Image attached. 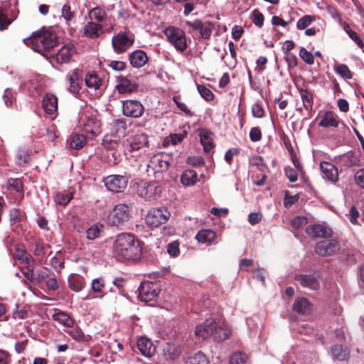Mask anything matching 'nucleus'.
<instances>
[{
    "label": "nucleus",
    "mask_w": 364,
    "mask_h": 364,
    "mask_svg": "<svg viewBox=\"0 0 364 364\" xmlns=\"http://www.w3.org/2000/svg\"><path fill=\"white\" fill-rule=\"evenodd\" d=\"M127 184L128 178L125 176L111 175L105 179V185L107 188L115 193L123 191L127 188Z\"/></svg>",
    "instance_id": "obj_11"
},
{
    "label": "nucleus",
    "mask_w": 364,
    "mask_h": 364,
    "mask_svg": "<svg viewBox=\"0 0 364 364\" xmlns=\"http://www.w3.org/2000/svg\"><path fill=\"white\" fill-rule=\"evenodd\" d=\"M343 30L348 34L349 38L353 41L360 48H364V43L357 33L353 31L348 24H344Z\"/></svg>",
    "instance_id": "obj_43"
},
{
    "label": "nucleus",
    "mask_w": 364,
    "mask_h": 364,
    "mask_svg": "<svg viewBox=\"0 0 364 364\" xmlns=\"http://www.w3.org/2000/svg\"><path fill=\"white\" fill-rule=\"evenodd\" d=\"M250 163L251 165L257 166L262 172H265V171L268 169L263 158L260 156H255L252 157L250 159Z\"/></svg>",
    "instance_id": "obj_50"
},
{
    "label": "nucleus",
    "mask_w": 364,
    "mask_h": 364,
    "mask_svg": "<svg viewBox=\"0 0 364 364\" xmlns=\"http://www.w3.org/2000/svg\"><path fill=\"white\" fill-rule=\"evenodd\" d=\"M294 310L299 314H305L311 310V304L305 298L297 299L293 305Z\"/></svg>",
    "instance_id": "obj_32"
},
{
    "label": "nucleus",
    "mask_w": 364,
    "mask_h": 364,
    "mask_svg": "<svg viewBox=\"0 0 364 364\" xmlns=\"http://www.w3.org/2000/svg\"><path fill=\"white\" fill-rule=\"evenodd\" d=\"M354 179L357 186L364 188V168H361L355 173Z\"/></svg>",
    "instance_id": "obj_60"
},
{
    "label": "nucleus",
    "mask_w": 364,
    "mask_h": 364,
    "mask_svg": "<svg viewBox=\"0 0 364 364\" xmlns=\"http://www.w3.org/2000/svg\"><path fill=\"white\" fill-rule=\"evenodd\" d=\"M170 217V213L164 207L150 209L146 215L145 222L149 227H158L165 223Z\"/></svg>",
    "instance_id": "obj_5"
},
{
    "label": "nucleus",
    "mask_w": 364,
    "mask_h": 364,
    "mask_svg": "<svg viewBox=\"0 0 364 364\" xmlns=\"http://www.w3.org/2000/svg\"><path fill=\"white\" fill-rule=\"evenodd\" d=\"M173 102L176 104L177 107L182 112H183L186 115H188V116L193 115V112H191V110L190 109H188L187 105L184 102H182L180 101L179 97L175 96V97H173Z\"/></svg>",
    "instance_id": "obj_59"
},
{
    "label": "nucleus",
    "mask_w": 364,
    "mask_h": 364,
    "mask_svg": "<svg viewBox=\"0 0 364 364\" xmlns=\"http://www.w3.org/2000/svg\"><path fill=\"white\" fill-rule=\"evenodd\" d=\"M85 144V138L83 135L75 134L70 139V146L72 149L78 150L82 149Z\"/></svg>",
    "instance_id": "obj_45"
},
{
    "label": "nucleus",
    "mask_w": 364,
    "mask_h": 364,
    "mask_svg": "<svg viewBox=\"0 0 364 364\" xmlns=\"http://www.w3.org/2000/svg\"><path fill=\"white\" fill-rule=\"evenodd\" d=\"M198 181L197 173L191 169H187L183 172L181 181L186 186H193Z\"/></svg>",
    "instance_id": "obj_33"
},
{
    "label": "nucleus",
    "mask_w": 364,
    "mask_h": 364,
    "mask_svg": "<svg viewBox=\"0 0 364 364\" xmlns=\"http://www.w3.org/2000/svg\"><path fill=\"white\" fill-rule=\"evenodd\" d=\"M31 41L33 50L44 55L56 45L57 37L54 33L46 31L33 36Z\"/></svg>",
    "instance_id": "obj_2"
},
{
    "label": "nucleus",
    "mask_w": 364,
    "mask_h": 364,
    "mask_svg": "<svg viewBox=\"0 0 364 364\" xmlns=\"http://www.w3.org/2000/svg\"><path fill=\"white\" fill-rule=\"evenodd\" d=\"M8 186L10 188H12L16 192H22L23 191V183L21 179L19 178H9L7 183Z\"/></svg>",
    "instance_id": "obj_56"
},
{
    "label": "nucleus",
    "mask_w": 364,
    "mask_h": 364,
    "mask_svg": "<svg viewBox=\"0 0 364 364\" xmlns=\"http://www.w3.org/2000/svg\"><path fill=\"white\" fill-rule=\"evenodd\" d=\"M320 169L322 173L323 178H326L333 183H336L338 181V170L332 164L327 161H322L320 164Z\"/></svg>",
    "instance_id": "obj_21"
},
{
    "label": "nucleus",
    "mask_w": 364,
    "mask_h": 364,
    "mask_svg": "<svg viewBox=\"0 0 364 364\" xmlns=\"http://www.w3.org/2000/svg\"><path fill=\"white\" fill-rule=\"evenodd\" d=\"M78 69L71 70L67 75L70 82L69 90L71 92L75 94L80 91L79 80H78Z\"/></svg>",
    "instance_id": "obj_34"
},
{
    "label": "nucleus",
    "mask_w": 364,
    "mask_h": 364,
    "mask_svg": "<svg viewBox=\"0 0 364 364\" xmlns=\"http://www.w3.org/2000/svg\"><path fill=\"white\" fill-rule=\"evenodd\" d=\"M307 223V219L305 217L298 216L291 220V225L293 228L299 229Z\"/></svg>",
    "instance_id": "obj_57"
},
{
    "label": "nucleus",
    "mask_w": 364,
    "mask_h": 364,
    "mask_svg": "<svg viewBox=\"0 0 364 364\" xmlns=\"http://www.w3.org/2000/svg\"><path fill=\"white\" fill-rule=\"evenodd\" d=\"M163 355L168 360H174L180 355L179 347L175 343H166L163 348Z\"/></svg>",
    "instance_id": "obj_29"
},
{
    "label": "nucleus",
    "mask_w": 364,
    "mask_h": 364,
    "mask_svg": "<svg viewBox=\"0 0 364 364\" xmlns=\"http://www.w3.org/2000/svg\"><path fill=\"white\" fill-rule=\"evenodd\" d=\"M316 20V17L311 15H306L299 19L296 23V28L299 30L306 29L313 21Z\"/></svg>",
    "instance_id": "obj_47"
},
{
    "label": "nucleus",
    "mask_w": 364,
    "mask_h": 364,
    "mask_svg": "<svg viewBox=\"0 0 364 364\" xmlns=\"http://www.w3.org/2000/svg\"><path fill=\"white\" fill-rule=\"evenodd\" d=\"M149 144L148 137L146 134L140 133L136 134L129 140V144L127 146V151L132 152L139 151Z\"/></svg>",
    "instance_id": "obj_17"
},
{
    "label": "nucleus",
    "mask_w": 364,
    "mask_h": 364,
    "mask_svg": "<svg viewBox=\"0 0 364 364\" xmlns=\"http://www.w3.org/2000/svg\"><path fill=\"white\" fill-rule=\"evenodd\" d=\"M35 280L42 288L45 287L49 291H55L58 288L57 279L52 275L51 270L47 268L37 270Z\"/></svg>",
    "instance_id": "obj_7"
},
{
    "label": "nucleus",
    "mask_w": 364,
    "mask_h": 364,
    "mask_svg": "<svg viewBox=\"0 0 364 364\" xmlns=\"http://www.w3.org/2000/svg\"><path fill=\"white\" fill-rule=\"evenodd\" d=\"M113 252L119 259L137 260L141 255V247L134 235L122 233L116 237Z\"/></svg>",
    "instance_id": "obj_1"
},
{
    "label": "nucleus",
    "mask_w": 364,
    "mask_h": 364,
    "mask_svg": "<svg viewBox=\"0 0 364 364\" xmlns=\"http://www.w3.org/2000/svg\"><path fill=\"white\" fill-rule=\"evenodd\" d=\"M138 85L126 77H119L116 89L121 94H131L136 91Z\"/></svg>",
    "instance_id": "obj_20"
},
{
    "label": "nucleus",
    "mask_w": 364,
    "mask_h": 364,
    "mask_svg": "<svg viewBox=\"0 0 364 364\" xmlns=\"http://www.w3.org/2000/svg\"><path fill=\"white\" fill-rule=\"evenodd\" d=\"M43 107L45 112L49 114H52L57 111L58 100L57 97L50 93H47L43 98Z\"/></svg>",
    "instance_id": "obj_26"
},
{
    "label": "nucleus",
    "mask_w": 364,
    "mask_h": 364,
    "mask_svg": "<svg viewBox=\"0 0 364 364\" xmlns=\"http://www.w3.org/2000/svg\"><path fill=\"white\" fill-rule=\"evenodd\" d=\"M186 136V132L179 134H173L169 136V137L167 139V141H170L172 144L176 145L180 143Z\"/></svg>",
    "instance_id": "obj_61"
},
{
    "label": "nucleus",
    "mask_w": 364,
    "mask_h": 364,
    "mask_svg": "<svg viewBox=\"0 0 364 364\" xmlns=\"http://www.w3.org/2000/svg\"><path fill=\"white\" fill-rule=\"evenodd\" d=\"M160 191L156 183L141 181L137 186V194L146 200L156 199Z\"/></svg>",
    "instance_id": "obj_13"
},
{
    "label": "nucleus",
    "mask_w": 364,
    "mask_h": 364,
    "mask_svg": "<svg viewBox=\"0 0 364 364\" xmlns=\"http://www.w3.org/2000/svg\"><path fill=\"white\" fill-rule=\"evenodd\" d=\"M80 124L82 127L83 132L90 133L93 136H97L101 132L100 122L95 117L85 114L80 118Z\"/></svg>",
    "instance_id": "obj_10"
},
{
    "label": "nucleus",
    "mask_w": 364,
    "mask_h": 364,
    "mask_svg": "<svg viewBox=\"0 0 364 364\" xmlns=\"http://www.w3.org/2000/svg\"><path fill=\"white\" fill-rule=\"evenodd\" d=\"M164 34L170 42L178 50L183 51L186 49V38L184 32L176 27H168L164 31Z\"/></svg>",
    "instance_id": "obj_6"
},
{
    "label": "nucleus",
    "mask_w": 364,
    "mask_h": 364,
    "mask_svg": "<svg viewBox=\"0 0 364 364\" xmlns=\"http://www.w3.org/2000/svg\"><path fill=\"white\" fill-rule=\"evenodd\" d=\"M53 318L55 321L66 327H71L73 324V319L68 314L63 312H57L54 314L53 315Z\"/></svg>",
    "instance_id": "obj_41"
},
{
    "label": "nucleus",
    "mask_w": 364,
    "mask_h": 364,
    "mask_svg": "<svg viewBox=\"0 0 364 364\" xmlns=\"http://www.w3.org/2000/svg\"><path fill=\"white\" fill-rule=\"evenodd\" d=\"M129 60L134 68H141L146 63L148 57L144 51L136 50L129 54Z\"/></svg>",
    "instance_id": "obj_24"
},
{
    "label": "nucleus",
    "mask_w": 364,
    "mask_h": 364,
    "mask_svg": "<svg viewBox=\"0 0 364 364\" xmlns=\"http://www.w3.org/2000/svg\"><path fill=\"white\" fill-rule=\"evenodd\" d=\"M295 282L304 287L316 290L320 287L318 279L312 275L299 274L295 277Z\"/></svg>",
    "instance_id": "obj_23"
},
{
    "label": "nucleus",
    "mask_w": 364,
    "mask_h": 364,
    "mask_svg": "<svg viewBox=\"0 0 364 364\" xmlns=\"http://www.w3.org/2000/svg\"><path fill=\"white\" fill-rule=\"evenodd\" d=\"M134 43V36L129 32H119L112 39V46L114 53L122 54L125 53Z\"/></svg>",
    "instance_id": "obj_4"
},
{
    "label": "nucleus",
    "mask_w": 364,
    "mask_h": 364,
    "mask_svg": "<svg viewBox=\"0 0 364 364\" xmlns=\"http://www.w3.org/2000/svg\"><path fill=\"white\" fill-rule=\"evenodd\" d=\"M331 353L334 358L339 360H344L348 355V351L341 345H335L331 348Z\"/></svg>",
    "instance_id": "obj_42"
},
{
    "label": "nucleus",
    "mask_w": 364,
    "mask_h": 364,
    "mask_svg": "<svg viewBox=\"0 0 364 364\" xmlns=\"http://www.w3.org/2000/svg\"><path fill=\"white\" fill-rule=\"evenodd\" d=\"M138 290L139 298L144 302L154 300L159 293L158 284L150 282H141Z\"/></svg>",
    "instance_id": "obj_9"
},
{
    "label": "nucleus",
    "mask_w": 364,
    "mask_h": 364,
    "mask_svg": "<svg viewBox=\"0 0 364 364\" xmlns=\"http://www.w3.org/2000/svg\"><path fill=\"white\" fill-rule=\"evenodd\" d=\"M197 89L201 97L206 101H210L213 99L214 95L212 91L205 85H198Z\"/></svg>",
    "instance_id": "obj_52"
},
{
    "label": "nucleus",
    "mask_w": 364,
    "mask_h": 364,
    "mask_svg": "<svg viewBox=\"0 0 364 364\" xmlns=\"http://www.w3.org/2000/svg\"><path fill=\"white\" fill-rule=\"evenodd\" d=\"M216 326V321L212 318L206 319L203 323L198 325L196 328V336L202 339L211 337L213 329Z\"/></svg>",
    "instance_id": "obj_15"
},
{
    "label": "nucleus",
    "mask_w": 364,
    "mask_h": 364,
    "mask_svg": "<svg viewBox=\"0 0 364 364\" xmlns=\"http://www.w3.org/2000/svg\"><path fill=\"white\" fill-rule=\"evenodd\" d=\"M247 355L242 352L232 353L230 358V364H245L247 360Z\"/></svg>",
    "instance_id": "obj_49"
},
{
    "label": "nucleus",
    "mask_w": 364,
    "mask_h": 364,
    "mask_svg": "<svg viewBox=\"0 0 364 364\" xmlns=\"http://www.w3.org/2000/svg\"><path fill=\"white\" fill-rule=\"evenodd\" d=\"M299 56L306 63L309 65H313L314 63V55L305 48L302 47L300 48Z\"/></svg>",
    "instance_id": "obj_53"
},
{
    "label": "nucleus",
    "mask_w": 364,
    "mask_h": 364,
    "mask_svg": "<svg viewBox=\"0 0 364 364\" xmlns=\"http://www.w3.org/2000/svg\"><path fill=\"white\" fill-rule=\"evenodd\" d=\"M167 252L168 255L171 257L178 256L180 252L178 242L177 241H174L173 242L169 243L167 245Z\"/></svg>",
    "instance_id": "obj_58"
},
{
    "label": "nucleus",
    "mask_w": 364,
    "mask_h": 364,
    "mask_svg": "<svg viewBox=\"0 0 364 364\" xmlns=\"http://www.w3.org/2000/svg\"><path fill=\"white\" fill-rule=\"evenodd\" d=\"M130 218V207L125 203H118L109 211L107 220L109 225L122 228Z\"/></svg>",
    "instance_id": "obj_3"
},
{
    "label": "nucleus",
    "mask_w": 364,
    "mask_h": 364,
    "mask_svg": "<svg viewBox=\"0 0 364 364\" xmlns=\"http://www.w3.org/2000/svg\"><path fill=\"white\" fill-rule=\"evenodd\" d=\"M103 229V225L100 223H96L92 225H91L87 230H86V237L88 240H95L97 238L100 232H102Z\"/></svg>",
    "instance_id": "obj_40"
},
{
    "label": "nucleus",
    "mask_w": 364,
    "mask_h": 364,
    "mask_svg": "<svg viewBox=\"0 0 364 364\" xmlns=\"http://www.w3.org/2000/svg\"><path fill=\"white\" fill-rule=\"evenodd\" d=\"M105 288L104 279L102 278H96L92 279L91 282V292L92 293V299H102L104 294L103 290Z\"/></svg>",
    "instance_id": "obj_28"
},
{
    "label": "nucleus",
    "mask_w": 364,
    "mask_h": 364,
    "mask_svg": "<svg viewBox=\"0 0 364 364\" xmlns=\"http://www.w3.org/2000/svg\"><path fill=\"white\" fill-rule=\"evenodd\" d=\"M136 346L141 354L146 358H151L156 353L155 345L146 337L139 338L137 341Z\"/></svg>",
    "instance_id": "obj_18"
},
{
    "label": "nucleus",
    "mask_w": 364,
    "mask_h": 364,
    "mask_svg": "<svg viewBox=\"0 0 364 364\" xmlns=\"http://www.w3.org/2000/svg\"><path fill=\"white\" fill-rule=\"evenodd\" d=\"M252 21L256 26L261 27L263 25L264 16L257 10H254L252 11Z\"/></svg>",
    "instance_id": "obj_64"
},
{
    "label": "nucleus",
    "mask_w": 364,
    "mask_h": 364,
    "mask_svg": "<svg viewBox=\"0 0 364 364\" xmlns=\"http://www.w3.org/2000/svg\"><path fill=\"white\" fill-rule=\"evenodd\" d=\"M285 174L290 182H295L297 180L298 174L297 171L294 168L287 167L284 169Z\"/></svg>",
    "instance_id": "obj_62"
},
{
    "label": "nucleus",
    "mask_w": 364,
    "mask_h": 364,
    "mask_svg": "<svg viewBox=\"0 0 364 364\" xmlns=\"http://www.w3.org/2000/svg\"><path fill=\"white\" fill-rule=\"evenodd\" d=\"M320 118L318 126L323 128H336L340 123L339 117L333 111H326Z\"/></svg>",
    "instance_id": "obj_19"
},
{
    "label": "nucleus",
    "mask_w": 364,
    "mask_h": 364,
    "mask_svg": "<svg viewBox=\"0 0 364 364\" xmlns=\"http://www.w3.org/2000/svg\"><path fill=\"white\" fill-rule=\"evenodd\" d=\"M230 330L227 325L216 322V326H215L213 329L211 337H213L215 341L221 342L227 339L230 336Z\"/></svg>",
    "instance_id": "obj_25"
},
{
    "label": "nucleus",
    "mask_w": 364,
    "mask_h": 364,
    "mask_svg": "<svg viewBox=\"0 0 364 364\" xmlns=\"http://www.w3.org/2000/svg\"><path fill=\"white\" fill-rule=\"evenodd\" d=\"M301 98L303 102L304 107L306 111L311 112L313 105V95L307 90L301 89L300 90Z\"/></svg>",
    "instance_id": "obj_38"
},
{
    "label": "nucleus",
    "mask_w": 364,
    "mask_h": 364,
    "mask_svg": "<svg viewBox=\"0 0 364 364\" xmlns=\"http://www.w3.org/2000/svg\"><path fill=\"white\" fill-rule=\"evenodd\" d=\"M105 10L96 7L92 9L90 13L89 16L91 20H95L97 22H102L105 20Z\"/></svg>",
    "instance_id": "obj_48"
},
{
    "label": "nucleus",
    "mask_w": 364,
    "mask_h": 364,
    "mask_svg": "<svg viewBox=\"0 0 364 364\" xmlns=\"http://www.w3.org/2000/svg\"><path fill=\"white\" fill-rule=\"evenodd\" d=\"M11 20L9 18L6 11L0 9V31L6 29L7 26L10 25Z\"/></svg>",
    "instance_id": "obj_55"
},
{
    "label": "nucleus",
    "mask_w": 364,
    "mask_h": 364,
    "mask_svg": "<svg viewBox=\"0 0 364 364\" xmlns=\"http://www.w3.org/2000/svg\"><path fill=\"white\" fill-rule=\"evenodd\" d=\"M338 250V244L335 240H322L315 247V252L321 256H328Z\"/></svg>",
    "instance_id": "obj_16"
},
{
    "label": "nucleus",
    "mask_w": 364,
    "mask_h": 364,
    "mask_svg": "<svg viewBox=\"0 0 364 364\" xmlns=\"http://www.w3.org/2000/svg\"><path fill=\"white\" fill-rule=\"evenodd\" d=\"M83 33L88 38H97L102 33V28L99 23L90 21L84 26Z\"/></svg>",
    "instance_id": "obj_27"
},
{
    "label": "nucleus",
    "mask_w": 364,
    "mask_h": 364,
    "mask_svg": "<svg viewBox=\"0 0 364 364\" xmlns=\"http://www.w3.org/2000/svg\"><path fill=\"white\" fill-rule=\"evenodd\" d=\"M68 283L70 288L75 292L80 291L85 286L84 279L78 275H72L69 277Z\"/></svg>",
    "instance_id": "obj_36"
},
{
    "label": "nucleus",
    "mask_w": 364,
    "mask_h": 364,
    "mask_svg": "<svg viewBox=\"0 0 364 364\" xmlns=\"http://www.w3.org/2000/svg\"><path fill=\"white\" fill-rule=\"evenodd\" d=\"M122 112L125 116L138 118L140 117L144 112V107L141 103L135 100H127L122 102Z\"/></svg>",
    "instance_id": "obj_12"
},
{
    "label": "nucleus",
    "mask_w": 364,
    "mask_h": 364,
    "mask_svg": "<svg viewBox=\"0 0 364 364\" xmlns=\"http://www.w3.org/2000/svg\"><path fill=\"white\" fill-rule=\"evenodd\" d=\"M306 232L314 237H328L331 236V230L321 224L309 225Z\"/></svg>",
    "instance_id": "obj_22"
},
{
    "label": "nucleus",
    "mask_w": 364,
    "mask_h": 364,
    "mask_svg": "<svg viewBox=\"0 0 364 364\" xmlns=\"http://www.w3.org/2000/svg\"><path fill=\"white\" fill-rule=\"evenodd\" d=\"M334 71L342 78L350 80L353 77V74L351 71L346 64H340L335 65Z\"/></svg>",
    "instance_id": "obj_44"
},
{
    "label": "nucleus",
    "mask_w": 364,
    "mask_h": 364,
    "mask_svg": "<svg viewBox=\"0 0 364 364\" xmlns=\"http://www.w3.org/2000/svg\"><path fill=\"white\" fill-rule=\"evenodd\" d=\"M188 364H210V362L205 354L198 352L189 358Z\"/></svg>",
    "instance_id": "obj_46"
},
{
    "label": "nucleus",
    "mask_w": 364,
    "mask_h": 364,
    "mask_svg": "<svg viewBox=\"0 0 364 364\" xmlns=\"http://www.w3.org/2000/svg\"><path fill=\"white\" fill-rule=\"evenodd\" d=\"M171 160V156L165 152L158 153L151 157L148 168L154 173H160L167 170Z\"/></svg>",
    "instance_id": "obj_8"
},
{
    "label": "nucleus",
    "mask_w": 364,
    "mask_h": 364,
    "mask_svg": "<svg viewBox=\"0 0 364 364\" xmlns=\"http://www.w3.org/2000/svg\"><path fill=\"white\" fill-rule=\"evenodd\" d=\"M73 198V194L71 191H64L57 193L54 196V200L56 204L65 206Z\"/></svg>",
    "instance_id": "obj_37"
},
{
    "label": "nucleus",
    "mask_w": 364,
    "mask_h": 364,
    "mask_svg": "<svg viewBox=\"0 0 364 364\" xmlns=\"http://www.w3.org/2000/svg\"><path fill=\"white\" fill-rule=\"evenodd\" d=\"M28 160L29 154L28 151L23 147L18 148L15 155V161L16 164L19 166L24 165L28 163Z\"/></svg>",
    "instance_id": "obj_39"
},
{
    "label": "nucleus",
    "mask_w": 364,
    "mask_h": 364,
    "mask_svg": "<svg viewBox=\"0 0 364 364\" xmlns=\"http://www.w3.org/2000/svg\"><path fill=\"white\" fill-rule=\"evenodd\" d=\"M85 82L89 88L94 89L95 90H97L102 84L100 77L94 72H88L86 74Z\"/></svg>",
    "instance_id": "obj_35"
},
{
    "label": "nucleus",
    "mask_w": 364,
    "mask_h": 364,
    "mask_svg": "<svg viewBox=\"0 0 364 364\" xmlns=\"http://www.w3.org/2000/svg\"><path fill=\"white\" fill-rule=\"evenodd\" d=\"M61 16L67 21L73 20L75 16V12L71 11V8L69 5L65 4L61 9Z\"/></svg>",
    "instance_id": "obj_54"
},
{
    "label": "nucleus",
    "mask_w": 364,
    "mask_h": 364,
    "mask_svg": "<svg viewBox=\"0 0 364 364\" xmlns=\"http://www.w3.org/2000/svg\"><path fill=\"white\" fill-rule=\"evenodd\" d=\"M199 136L204 151H210L213 148L212 133L206 129H202L199 132Z\"/></svg>",
    "instance_id": "obj_31"
},
{
    "label": "nucleus",
    "mask_w": 364,
    "mask_h": 364,
    "mask_svg": "<svg viewBox=\"0 0 364 364\" xmlns=\"http://www.w3.org/2000/svg\"><path fill=\"white\" fill-rule=\"evenodd\" d=\"M67 333L76 341H80L84 337L82 331L78 327L70 329Z\"/></svg>",
    "instance_id": "obj_63"
},
{
    "label": "nucleus",
    "mask_w": 364,
    "mask_h": 364,
    "mask_svg": "<svg viewBox=\"0 0 364 364\" xmlns=\"http://www.w3.org/2000/svg\"><path fill=\"white\" fill-rule=\"evenodd\" d=\"M76 53V48L74 45L71 43L65 44L55 54V61L59 64L69 63L72 60Z\"/></svg>",
    "instance_id": "obj_14"
},
{
    "label": "nucleus",
    "mask_w": 364,
    "mask_h": 364,
    "mask_svg": "<svg viewBox=\"0 0 364 364\" xmlns=\"http://www.w3.org/2000/svg\"><path fill=\"white\" fill-rule=\"evenodd\" d=\"M118 139L115 136H105L102 140V145L108 149H114L118 146Z\"/></svg>",
    "instance_id": "obj_51"
},
{
    "label": "nucleus",
    "mask_w": 364,
    "mask_h": 364,
    "mask_svg": "<svg viewBox=\"0 0 364 364\" xmlns=\"http://www.w3.org/2000/svg\"><path fill=\"white\" fill-rule=\"evenodd\" d=\"M216 238V234L214 231L210 229H203L197 233L196 239L201 243L210 245L213 241Z\"/></svg>",
    "instance_id": "obj_30"
}]
</instances>
